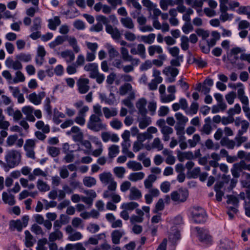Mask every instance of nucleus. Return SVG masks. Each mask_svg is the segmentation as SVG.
<instances>
[{
	"label": "nucleus",
	"mask_w": 250,
	"mask_h": 250,
	"mask_svg": "<svg viewBox=\"0 0 250 250\" xmlns=\"http://www.w3.org/2000/svg\"><path fill=\"white\" fill-rule=\"evenodd\" d=\"M6 163L0 160V165L4 168H14L18 166L21 161V155L17 150L12 149L6 152L5 156Z\"/></svg>",
	"instance_id": "obj_1"
},
{
	"label": "nucleus",
	"mask_w": 250,
	"mask_h": 250,
	"mask_svg": "<svg viewBox=\"0 0 250 250\" xmlns=\"http://www.w3.org/2000/svg\"><path fill=\"white\" fill-rule=\"evenodd\" d=\"M87 127L88 129L94 132H98L105 129L106 125L103 123L102 120L98 116L91 115L87 122Z\"/></svg>",
	"instance_id": "obj_2"
},
{
	"label": "nucleus",
	"mask_w": 250,
	"mask_h": 250,
	"mask_svg": "<svg viewBox=\"0 0 250 250\" xmlns=\"http://www.w3.org/2000/svg\"><path fill=\"white\" fill-rule=\"evenodd\" d=\"M29 220V217L28 215L23 216L21 220H12L9 222V229L12 231L17 230L18 232H21L23 228H25L28 225Z\"/></svg>",
	"instance_id": "obj_3"
},
{
	"label": "nucleus",
	"mask_w": 250,
	"mask_h": 250,
	"mask_svg": "<svg viewBox=\"0 0 250 250\" xmlns=\"http://www.w3.org/2000/svg\"><path fill=\"white\" fill-rule=\"evenodd\" d=\"M188 197V191L186 188H180L171 193V199L177 204L185 202Z\"/></svg>",
	"instance_id": "obj_4"
},
{
	"label": "nucleus",
	"mask_w": 250,
	"mask_h": 250,
	"mask_svg": "<svg viewBox=\"0 0 250 250\" xmlns=\"http://www.w3.org/2000/svg\"><path fill=\"white\" fill-rule=\"evenodd\" d=\"M195 229L197 232V237L200 242L206 245L211 244L212 237L209 234L208 230L199 227H196Z\"/></svg>",
	"instance_id": "obj_5"
},
{
	"label": "nucleus",
	"mask_w": 250,
	"mask_h": 250,
	"mask_svg": "<svg viewBox=\"0 0 250 250\" xmlns=\"http://www.w3.org/2000/svg\"><path fill=\"white\" fill-rule=\"evenodd\" d=\"M192 218L196 223H202L206 221V214L205 210L200 207H196L192 211Z\"/></svg>",
	"instance_id": "obj_6"
},
{
	"label": "nucleus",
	"mask_w": 250,
	"mask_h": 250,
	"mask_svg": "<svg viewBox=\"0 0 250 250\" xmlns=\"http://www.w3.org/2000/svg\"><path fill=\"white\" fill-rule=\"evenodd\" d=\"M89 80L87 78H80L77 81V85L78 87L79 92L81 94H85L90 89V86L88 85Z\"/></svg>",
	"instance_id": "obj_7"
},
{
	"label": "nucleus",
	"mask_w": 250,
	"mask_h": 250,
	"mask_svg": "<svg viewBox=\"0 0 250 250\" xmlns=\"http://www.w3.org/2000/svg\"><path fill=\"white\" fill-rule=\"evenodd\" d=\"M5 63L8 68H12L15 70H20L22 68V65L19 60L14 61L11 58L9 57L7 58Z\"/></svg>",
	"instance_id": "obj_8"
},
{
	"label": "nucleus",
	"mask_w": 250,
	"mask_h": 250,
	"mask_svg": "<svg viewBox=\"0 0 250 250\" xmlns=\"http://www.w3.org/2000/svg\"><path fill=\"white\" fill-rule=\"evenodd\" d=\"M130 53L132 55H138L142 59H145L146 57V47L143 44H138L136 47H132Z\"/></svg>",
	"instance_id": "obj_9"
},
{
	"label": "nucleus",
	"mask_w": 250,
	"mask_h": 250,
	"mask_svg": "<svg viewBox=\"0 0 250 250\" xmlns=\"http://www.w3.org/2000/svg\"><path fill=\"white\" fill-rule=\"evenodd\" d=\"M146 101L144 98L140 99L136 104V106L138 109L139 113L142 116H145L147 114V110L146 108Z\"/></svg>",
	"instance_id": "obj_10"
},
{
	"label": "nucleus",
	"mask_w": 250,
	"mask_h": 250,
	"mask_svg": "<svg viewBox=\"0 0 250 250\" xmlns=\"http://www.w3.org/2000/svg\"><path fill=\"white\" fill-rule=\"evenodd\" d=\"M34 108L31 106H25L22 108V112L26 115V119L30 122H35L36 119L33 115Z\"/></svg>",
	"instance_id": "obj_11"
},
{
	"label": "nucleus",
	"mask_w": 250,
	"mask_h": 250,
	"mask_svg": "<svg viewBox=\"0 0 250 250\" xmlns=\"http://www.w3.org/2000/svg\"><path fill=\"white\" fill-rule=\"evenodd\" d=\"M128 4H132V6L136 9L135 12L130 13L131 16L134 19H135L137 16L141 14L142 6L137 0H127Z\"/></svg>",
	"instance_id": "obj_12"
},
{
	"label": "nucleus",
	"mask_w": 250,
	"mask_h": 250,
	"mask_svg": "<svg viewBox=\"0 0 250 250\" xmlns=\"http://www.w3.org/2000/svg\"><path fill=\"white\" fill-rule=\"evenodd\" d=\"M222 146H225L229 149H233L236 146V142L233 140H230L227 137H223L220 142Z\"/></svg>",
	"instance_id": "obj_13"
},
{
	"label": "nucleus",
	"mask_w": 250,
	"mask_h": 250,
	"mask_svg": "<svg viewBox=\"0 0 250 250\" xmlns=\"http://www.w3.org/2000/svg\"><path fill=\"white\" fill-rule=\"evenodd\" d=\"M106 32L110 34L114 40H118L121 38V33L119 29L115 27L113 28L112 25H106L105 27Z\"/></svg>",
	"instance_id": "obj_14"
},
{
	"label": "nucleus",
	"mask_w": 250,
	"mask_h": 250,
	"mask_svg": "<svg viewBox=\"0 0 250 250\" xmlns=\"http://www.w3.org/2000/svg\"><path fill=\"white\" fill-rule=\"evenodd\" d=\"M211 119L210 117L206 118L205 119V124L203 125L200 131L202 134L209 135L212 131V128L211 125Z\"/></svg>",
	"instance_id": "obj_15"
},
{
	"label": "nucleus",
	"mask_w": 250,
	"mask_h": 250,
	"mask_svg": "<svg viewBox=\"0 0 250 250\" xmlns=\"http://www.w3.org/2000/svg\"><path fill=\"white\" fill-rule=\"evenodd\" d=\"M242 161L239 163H235L233 165L232 168L231 169V172L232 175L234 178H238L240 176V172H242L244 170L243 167Z\"/></svg>",
	"instance_id": "obj_16"
},
{
	"label": "nucleus",
	"mask_w": 250,
	"mask_h": 250,
	"mask_svg": "<svg viewBox=\"0 0 250 250\" xmlns=\"http://www.w3.org/2000/svg\"><path fill=\"white\" fill-rule=\"evenodd\" d=\"M125 234L123 230H115L111 233L112 242L114 244H119L120 242V239Z\"/></svg>",
	"instance_id": "obj_17"
},
{
	"label": "nucleus",
	"mask_w": 250,
	"mask_h": 250,
	"mask_svg": "<svg viewBox=\"0 0 250 250\" xmlns=\"http://www.w3.org/2000/svg\"><path fill=\"white\" fill-rule=\"evenodd\" d=\"M120 21L122 25L125 28L130 30H132L134 28V23L132 19L130 17L122 18L121 19Z\"/></svg>",
	"instance_id": "obj_18"
},
{
	"label": "nucleus",
	"mask_w": 250,
	"mask_h": 250,
	"mask_svg": "<svg viewBox=\"0 0 250 250\" xmlns=\"http://www.w3.org/2000/svg\"><path fill=\"white\" fill-rule=\"evenodd\" d=\"M25 245L26 247L30 248L32 247L36 242V239L29 230H25Z\"/></svg>",
	"instance_id": "obj_19"
},
{
	"label": "nucleus",
	"mask_w": 250,
	"mask_h": 250,
	"mask_svg": "<svg viewBox=\"0 0 250 250\" xmlns=\"http://www.w3.org/2000/svg\"><path fill=\"white\" fill-rule=\"evenodd\" d=\"M62 58L65 59L67 63H70L75 59V55L72 51L66 50L62 51L61 53Z\"/></svg>",
	"instance_id": "obj_20"
},
{
	"label": "nucleus",
	"mask_w": 250,
	"mask_h": 250,
	"mask_svg": "<svg viewBox=\"0 0 250 250\" xmlns=\"http://www.w3.org/2000/svg\"><path fill=\"white\" fill-rule=\"evenodd\" d=\"M48 28L52 30H55L57 27L61 24V21L59 17L55 16L53 19L48 20Z\"/></svg>",
	"instance_id": "obj_21"
},
{
	"label": "nucleus",
	"mask_w": 250,
	"mask_h": 250,
	"mask_svg": "<svg viewBox=\"0 0 250 250\" xmlns=\"http://www.w3.org/2000/svg\"><path fill=\"white\" fill-rule=\"evenodd\" d=\"M177 157L181 162H183L185 159L191 160L194 158L192 152L190 151L182 152L179 151L177 154Z\"/></svg>",
	"instance_id": "obj_22"
},
{
	"label": "nucleus",
	"mask_w": 250,
	"mask_h": 250,
	"mask_svg": "<svg viewBox=\"0 0 250 250\" xmlns=\"http://www.w3.org/2000/svg\"><path fill=\"white\" fill-rule=\"evenodd\" d=\"M235 245L233 242L228 239L224 238L220 241V247L224 250H229L234 247Z\"/></svg>",
	"instance_id": "obj_23"
},
{
	"label": "nucleus",
	"mask_w": 250,
	"mask_h": 250,
	"mask_svg": "<svg viewBox=\"0 0 250 250\" xmlns=\"http://www.w3.org/2000/svg\"><path fill=\"white\" fill-rule=\"evenodd\" d=\"M63 237V233L61 230H55L50 233L48 237L49 242H54L56 240H61Z\"/></svg>",
	"instance_id": "obj_24"
},
{
	"label": "nucleus",
	"mask_w": 250,
	"mask_h": 250,
	"mask_svg": "<svg viewBox=\"0 0 250 250\" xmlns=\"http://www.w3.org/2000/svg\"><path fill=\"white\" fill-rule=\"evenodd\" d=\"M175 129L176 131V134L178 136L179 142L185 141L186 139L185 134V125H176Z\"/></svg>",
	"instance_id": "obj_25"
},
{
	"label": "nucleus",
	"mask_w": 250,
	"mask_h": 250,
	"mask_svg": "<svg viewBox=\"0 0 250 250\" xmlns=\"http://www.w3.org/2000/svg\"><path fill=\"white\" fill-rule=\"evenodd\" d=\"M99 179L103 184L106 185L114 179L110 172H106L100 174L99 175Z\"/></svg>",
	"instance_id": "obj_26"
},
{
	"label": "nucleus",
	"mask_w": 250,
	"mask_h": 250,
	"mask_svg": "<svg viewBox=\"0 0 250 250\" xmlns=\"http://www.w3.org/2000/svg\"><path fill=\"white\" fill-rule=\"evenodd\" d=\"M129 197L131 200H138L142 197L141 192L136 187H132L130 189Z\"/></svg>",
	"instance_id": "obj_27"
},
{
	"label": "nucleus",
	"mask_w": 250,
	"mask_h": 250,
	"mask_svg": "<svg viewBox=\"0 0 250 250\" xmlns=\"http://www.w3.org/2000/svg\"><path fill=\"white\" fill-rule=\"evenodd\" d=\"M67 36H57L55 40L52 42H51L49 44V46L51 48H54L56 46L62 44L63 42L66 40V38Z\"/></svg>",
	"instance_id": "obj_28"
},
{
	"label": "nucleus",
	"mask_w": 250,
	"mask_h": 250,
	"mask_svg": "<svg viewBox=\"0 0 250 250\" xmlns=\"http://www.w3.org/2000/svg\"><path fill=\"white\" fill-rule=\"evenodd\" d=\"M2 199L5 204H8L10 206L14 205L16 203L14 196L13 195H9L6 192H3Z\"/></svg>",
	"instance_id": "obj_29"
},
{
	"label": "nucleus",
	"mask_w": 250,
	"mask_h": 250,
	"mask_svg": "<svg viewBox=\"0 0 250 250\" xmlns=\"http://www.w3.org/2000/svg\"><path fill=\"white\" fill-rule=\"evenodd\" d=\"M163 72L167 76L170 75L172 77H175L179 73V70L176 68L168 66L166 67Z\"/></svg>",
	"instance_id": "obj_30"
},
{
	"label": "nucleus",
	"mask_w": 250,
	"mask_h": 250,
	"mask_svg": "<svg viewBox=\"0 0 250 250\" xmlns=\"http://www.w3.org/2000/svg\"><path fill=\"white\" fill-rule=\"evenodd\" d=\"M42 27V19L40 17H36L33 21V24L30 27L31 31H39Z\"/></svg>",
	"instance_id": "obj_31"
},
{
	"label": "nucleus",
	"mask_w": 250,
	"mask_h": 250,
	"mask_svg": "<svg viewBox=\"0 0 250 250\" xmlns=\"http://www.w3.org/2000/svg\"><path fill=\"white\" fill-rule=\"evenodd\" d=\"M148 54L150 56H153L155 53L161 54L163 53V49L159 45H153L148 48Z\"/></svg>",
	"instance_id": "obj_32"
},
{
	"label": "nucleus",
	"mask_w": 250,
	"mask_h": 250,
	"mask_svg": "<svg viewBox=\"0 0 250 250\" xmlns=\"http://www.w3.org/2000/svg\"><path fill=\"white\" fill-rule=\"evenodd\" d=\"M103 111L105 117L106 119H109L111 117H114L117 115L118 112L116 108H112L110 110L109 108L104 107L103 108Z\"/></svg>",
	"instance_id": "obj_33"
},
{
	"label": "nucleus",
	"mask_w": 250,
	"mask_h": 250,
	"mask_svg": "<svg viewBox=\"0 0 250 250\" xmlns=\"http://www.w3.org/2000/svg\"><path fill=\"white\" fill-rule=\"evenodd\" d=\"M212 38L207 41V44L211 47L214 46L216 41L220 39V34L217 31H213L211 33Z\"/></svg>",
	"instance_id": "obj_34"
},
{
	"label": "nucleus",
	"mask_w": 250,
	"mask_h": 250,
	"mask_svg": "<svg viewBox=\"0 0 250 250\" xmlns=\"http://www.w3.org/2000/svg\"><path fill=\"white\" fill-rule=\"evenodd\" d=\"M119 146L115 145H112L108 148V157L112 159L116 156L119 153Z\"/></svg>",
	"instance_id": "obj_35"
},
{
	"label": "nucleus",
	"mask_w": 250,
	"mask_h": 250,
	"mask_svg": "<svg viewBox=\"0 0 250 250\" xmlns=\"http://www.w3.org/2000/svg\"><path fill=\"white\" fill-rule=\"evenodd\" d=\"M142 117L143 118L139 122V126L141 129H144L151 123V120L150 117L146 115Z\"/></svg>",
	"instance_id": "obj_36"
},
{
	"label": "nucleus",
	"mask_w": 250,
	"mask_h": 250,
	"mask_svg": "<svg viewBox=\"0 0 250 250\" xmlns=\"http://www.w3.org/2000/svg\"><path fill=\"white\" fill-rule=\"evenodd\" d=\"M132 87L131 84L125 83L119 88V94L121 96L125 95L128 92L131 91Z\"/></svg>",
	"instance_id": "obj_37"
},
{
	"label": "nucleus",
	"mask_w": 250,
	"mask_h": 250,
	"mask_svg": "<svg viewBox=\"0 0 250 250\" xmlns=\"http://www.w3.org/2000/svg\"><path fill=\"white\" fill-rule=\"evenodd\" d=\"M5 117L2 114V110L0 108V128L2 129H7L10 125L8 121L4 120Z\"/></svg>",
	"instance_id": "obj_38"
},
{
	"label": "nucleus",
	"mask_w": 250,
	"mask_h": 250,
	"mask_svg": "<svg viewBox=\"0 0 250 250\" xmlns=\"http://www.w3.org/2000/svg\"><path fill=\"white\" fill-rule=\"evenodd\" d=\"M175 117L177 120L176 125H185L186 123L188 121V118L180 112L176 113Z\"/></svg>",
	"instance_id": "obj_39"
},
{
	"label": "nucleus",
	"mask_w": 250,
	"mask_h": 250,
	"mask_svg": "<svg viewBox=\"0 0 250 250\" xmlns=\"http://www.w3.org/2000/svg\"><path fill=\"white\" fill-rule=\"evenodd\" d=\"M139 206V204L134 202H131L126 203H124L121 208L124 209H126L127 211H132L136 208Z\"/></svg>",
	"instance_id": "obj_40"
},
{
	"label": "nucleus",
	"mask_w": 250,
	"mask_h": 250,
	"mask_svg": "<svg viewBox=\"0 0 250 250\" xmlns=\"http://www.w3.org/2000/svg\"><path fill=\"white\" fill-rule=\"evenodd\" d=\"M83 183L85 186L90 188L96 184V180L93 177L86 176L83 178Z\"/></svg>",
	"instance_id": "obj_41"
},
{
	"label": "nucleus",
	"mask_w": 250,
	"mask_h": 250,
	"mask_svg": "<svg viewBox=\"0 0 250 250\" xmlns=\"http://www.w3.org/2000/svg\"><path fill=\"white\" fill-rule=\"evenodd\" d=\"M127 166L129 169L133 170H140L143 168V167L140 163L130 161L127 163Z\"/></svg>",
	"instance_id": "obj_42"
},
{
	"label": "nucleus",
	"mask_w": 250,
	"mask_h": 250,
	"mask_svg": "<svg viewBox=\"0 0 250 250\" xmlns=\"http://www.w3.org/2000/svg\"><path fill=\"white\" fill-rule=\"evenodd\" d=\"M144 176L145 174L143 172L132 173L129 175L128 179L131 181L135 182L138 180L143 179L144 178Z\"/></svg>",
	"instance_id": "obj_43"
},
{
	"label": "nucleus",
	"mask_w": 250,
	"mask_h": 250,
	"mask_svg": "<svg viewBox=\"0 0 250 250\" xmlns=\"http://www.w3.org/2000/svg\"><path fill=\"white\" fill-rule=\"evenodd\" d=\"M37 186L39 190L42 192L47 191L50 189L49 186L41 180H38Z\"/></svg>",
	"instance_id": "obj_44"
},
{
	"label": "nucleus",
	"mask_w": 250,
	"mask_h": 250,
	"mask_svg": "<svg viewBox=\"0 0 250 250\" xmlns=\"http://www.w3.org/2000/svg\"><path fill=\"white\" fill-rule=\"evenodd\" d=\"M142 41L146 43L152 44L155 39V34L154 33L149 34L148 36H142Z\"/></svg>",
	"instance_id": "obj_45"
},
{
	"label": "nucleus",
	"mask_w": 250,
	"mask_h": 250,
	"mask_svg": "<svg viewBox=\"0 0 250 250\" xmlns=\"http://www.w3.org/2000/svg\"><path fill=\"white\" fill-rule=\"evenodd\" d=\"M28 99L31 103L35 105H39L41 103V98L35 92L29 94Z\"/></svg>",
	"instance_id": "obj_46"
},
{
	"label": "nucleus",
	"mask_w": 250,
	"mask_h": 250,
	"mask_svg": "<svg viewBox=\"0 0 250 250\" xmlns=\"http://www.w3.org/2000/svg\"><path fill=\"white\" fill-rule=\"evenodd\" d=\"M107 49L109 57L110 60H112L119 55V52L112 45H109L107 47Z\"/></svg>",
	"instance_id": "obj_47"
},
{
	"label": "nucleus",
	"mask_w": 250,
	"mask_h": 250,
	"mask_svg": "<svg viewBox=\"0 0 250 250\" xmlns=\"http://www.w3.org/2000/svg\"><path fill=\"white\" fill-rule=\"evenodd\" d=\"M248 140V137L243 136V135L236 134L234 138V141L236 142V146L237 147L240 146L243 143L246 142Z\"/></svg>",
	"instance_id": "obj_48"
},
{
	"label": "nucleus",
	"mask_w": 250,
	"mask_h": 250,
	"mask_svg": "<svg viewBox=\"0 0 250 250\" xmlns=\"http://www.w3.org/2000/svg\"><path fill=\"white\" fill-rule=\"evenodd\" d=\"M47 243V240L45 238L39 239L37 243V250H47V248L45 247V245Z\"/></svg>",
	"instance_id": "obj_49"
},
{
	"label": "nucleus",
	"mask_w": 250,
	"mask_h": 250,
	"mask_svg": "<svg viewBox=\"0 0 250 250\" xmlns=\"http://www.w3.org/2000/svg\"><path fill=\"white\" fill-rule=\"evenodd\" d=\"M241 111L240 105L238 104H235L233 108H231L227 111L228 115H230L233 117L235 114H239Z\"/></svg>",
	"instance_id": "obj_50"
},
{
	"label": "nucleus",
	"mask_w": 250,
	"mask_h": 250,
	"mask_svg": "<svg viewBox=\"0 0 250 250\" xmlns=\"http://www.w3.org/2000/svg\"><path fill=\"white\" fill-rule=\"evenodd\" d=\"M152 144V148L157 149L158 151L162 150L164 148L163 144L159 138H155Z\"/></svg>",
	"instance_id": "obj_51"
},
{
	"label": "nucleus",
	"mask_w": 250,
	"mask_h": 250,
	"mask_svg": "<svg viewBox=\"0 0 250 250\" xmlns=\"http://www.w3.org/2000/svg\"><path fill=\"white\" fill-rule=\"evenodd\" d=\"M16 57L20 62H28L31 60V55L30 54L20 53L17 55Z\"/></svg>",
	"instance_id": "obj_52"
},
{
	"label": "nucleus",
	"mask_w": 250,
	"mask_h": 250,
	"mask_svg": "<svg viewBox=\"0 0 250 250\" xmlns=\"http://www.w3.org/2000/svg\"><path fill=\"white\" fill-rule=\"evenodd\" d=\"M121 52L123 59L125 61H130L132 60V56L129 55L128 50L126 48L124 47H121Z\"/></svg>",
	"instance_id": "obj_53"
},
{
	"label": "nucleus",
	"mask_w": 250,
	"mask_h": 250,
	"mask_svg": "<svg viewBox=\"0 0 250 250\" xmlns=\"http://www.w3.org/2000/svg\"><path fill=\"white\" fill-rule=\"evenodd\" d=\"M142 3L143 6L146 7L150 12L157 6L156 4L153 3L150 0H142Z\"/></svg>",
	"instance_id": "obj_54"
},
{
	"label": "nucleus",
	"mask_w": 250,
	"mask_h": 250,
	"mask_svg": "<svg viewBox=\"0 0 250 250\" xmlns=\"http://www.w3.org/2000/svg\"><path fill=\"white\" fill-rule=\"evenodd\" d=\"M31 230L36 235H43L44 234L42 228L36 224H34L32 226Z\"/></svg>",
	"instance_id": "obj_55"
},
{
	"label": "nucleus",
	"mask_w": 250,
	"mask_h": 250,
	"mask_svg": "<svg viewBox=\"0 0 250 250\" xmlns=\"http://www.w3.org/2000/svg\"><path fill=\"white\" fill-rule=\"evenodd\" d=\"M95 144L99 146V148L94 150L92 154L94 157H98L103 152V146L102 143L98 140V138H97V141L95 142Z\"/></svg>",
	"instance_id": "obj_56"
},
{
	"label": "nucleus",
	"mask_w": 250,
	"mask_h": 250,
	"mask_svg": "<svg viewBox=\"0 0 250 250\" xmlns=\"http://www.w3.org/2000/svg\"><path fill=\"white\" fill-rule=\"evenodd\" d=\"M200 141V136L199 134H196L193 136L192 139H189L188 143L191 147H195L198 143Z\"/></svg>",
	"instance_id": "obj_57"
},
{
	"label": "nucleus",
	"mask_w": 250,
	"mask_h": 250,
	"mask_svg": "<svg viewBox=\"0 0 250 250\" xmlns=\"http://www.w3.org/2000/svg\"><path fill=\"white\" fill-rule=\"evenodd\" d=\"M249 125L250 124L247 121L243 120L241 129L238 131L237 134L243 135L247 131Z\"/></svg>",
	"instance_id": "obj_58"
},
{
	"label": "nucleus",
	"mask_w": 250,
	"mask_h": 250,
	"mask_svg": "<svg viewBox=\"0 0 250 250\" xmlns=\"http://www.w3.org/2000/svg\"><path fill=\"white\" fill-rule=\"evenodd\" d=\"M113 171L117 177L122 178L125 172V169L123 167H116L114 168Z\"/></svg>",
	"instance_id": "obj_59"
},
{
	"label": "nucleus",
	"mask_w": 250,
	"mask_h": 250,
	"mask_svg": "<svg viewBox=\"0 0 250 250\" xmlns=\"http://www.w3.org/2000/svg\"><path fill=\"white\" fill-rule=\"evenodd\" d=\"M181 47L183 50H187L189 48V39L188 37L183 36L181 37Z\"/></svg>",
	"instance_id": "obj_60"
},
{
	"label": "nucleus",
	"mask_w": 250,
	"mask_h": 250,
	"mask_svg": "<svg viewBox=\"0 0 250 250\" xmlns=\"http://www.w3.org/2000/svg\"><path fill=\"white\" fill-rule=\"evenodd\" d=\"M47 149L49 154L53 157H57L60 154V150L58 147L49 146Z\"/></svg>",
	"instance_id": "obj_61"
},
{
	"label": "nucleus",
	"mask_w": 250,
	"mask_h": 250,
	"mask_svg": "<svg viewBox=\"0 0 250 250\" xmlns=\"http://www.w3.org/2000/svg\"><path fill=\"white\" fill-rule=\"evenodd\" d=\"M25 77L23 73L20 71H18L16 73V76L13 79L14 83H18L19 82H23L25 81Z\"/></svg>",
	"instance_id": "obj_62"
},
{
	"label": "nucleus",
	"mask_w": 250,
	"mask_h": 250,
	"mask_svg": "<svg viewBox=\"0 0 250 250\" xmlns=\"http://www.w3.org/2000/svg\"><path fill=\"white\" fill-rule=\"evenodd\" d=\"M236 94L235 92L232 91L225 96L226 99L228 103L232 104L234 103V100L236 97Z\"/></svg>",
	"instance_id": "obj_63"
},
{
	"label": "nucleus",
	"mask_w": 250,
	"mask_h": 250,
	"mask_svg": "<svg viewBox=\"0 0 250 250\" xmlns=\"http://www.w3.org/2000/svg\"><path fill=\"white\" fill-rule=\"evenodd\" d=\"M165 207V205L164 203V200L163 199L160 198L158 201L157 203L155 205V208L153 210L154 213H157L159 211H161L164 209Z\"/></svg>",
	"instance_id": "obj_64"
}]
</instances>
